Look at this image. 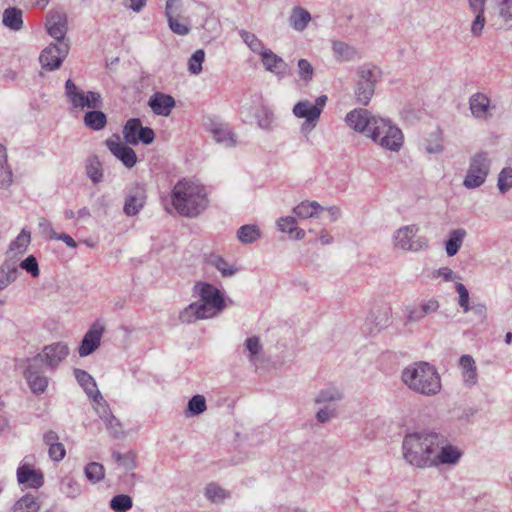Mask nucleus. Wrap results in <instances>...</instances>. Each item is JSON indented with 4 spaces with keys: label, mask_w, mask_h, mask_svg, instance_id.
Here are the masks:
<instances>
[{
    "label": "nucleus",
    "mask_w": 512,
    "mask_h": 512,
    "mask_svg": "<svg viewBox=\"0 0 512 512\" xmlns=\"http://www.w3.org/2000/svg\"><path fill=\"white\" fill-rule=\"evenodd\" d=\"M463 451L449 442L439 432L421 429L408 432L402 441V457L409 465L418 469L455 466Z\"/></svg>",
    "instance_id": "1"
},
{
    "label": "nucleus",
    "mask_w": 512,
    "mask_h": 512,
    "mask_svg": "<svg viewBox=\"0 0 512 512\" xmlns=\"http://www.w3.org/2000/svg\"><path fill=\"white\" fill-rule=\"evenodd\" d=\"M433 277L442 278L446 282L460 280L461 277L449 267H441L433 272Z\"/></svg>",
    "instance_id": "61"
},
{
    "label": "nucleus",
    "mask_w": 512,
    "mask_h": 512,
    "mask_svg": "<svg viewBox=\"0 0 512 512\" xmlns=\"http://www.w3.org/2000/svg\"><path fill=\"white\" fill-rule=\"evenodd\" d=\"M325 207L316 201H302L293 208V213L301 218H319L324 213Z\"/></svg>",
    "instance_id": "28"
},
{
    "label": "nucleus",
    "mask_w": 512,
    "mask_h": 512,
    "mask_svg": "<svg viewBox=\"0 0 512 512\" xmlns=\"http://www.w3.org/2000/svg\"><path fill=\"white\" fill-rule=\"evenodd\" d=\"M204 125L218 144L226 148H232L237 145V136L228 124L213 118H208Z\"/></svg>",
    "instance_id": "14"
},
{
    "label": "nucleus",
    "mask_w": 512,
    "mask_h": 512,
    "mask_svg": "<svg viewBox=\"0 0 512 512\" xmlns=\"http://www.w3.org/2000/svg\"><path fill=\"white\" fill-rule=\"evenodd\" d=\"M31 391L34 394H43L48 387V378L42 373L36 371L32 365H29L24 373Z\"/></svg>",
    "instance_id": "27"
},
{
    "label": "nucleus",
    "mask_w": 512,
    "mask_h": 512,
    "mask_svg": "<svg viewBox=\"0 0 512 512\" xmlns=\"http://www.w3.org/2000/svg\"><path fill=\"white\" fill-rule=\"evenodd\" d=\"M74 376L90 399L94 398L96 394H100L94 378L88 372L76 368L74 369Z\"/></svg>",
    "instance_id": "32"
},
{
    "label": "nucleus",
    "mask_w": 512,
    "mask_h": 512,
    "mask_svg": "<svg viewBox=\"0 0 512 512\" xmlns=\"http://www.w3.org/2000/svg\"><path fill=\"white\" fill-rule=\"evenodd\" d=\"M475 18L471 23L470 32L474 37L481 36L483 29L485 27L486 19L484 13H474Z\"/></svg>",
    "instance_id": "60"
},
{
    "label": "nucleus",
    "mask_w": 512,
    "mask_h": 512,
    "mask_svg": "<svg viewBox=\"0 0 512 512\" xmlns=\"http://www.w3.org/2000/svg\"><path fill=\"white\" fill-rule=\"evenodd\" d=\"M277 227L279 231L293 235L297 227L296 218L292 216L281 217L277 220Z\"/></svg>",
    "instance_id": "58"
},
{
    "label": "nucleus",
    "mask_w": 512,
    "mask_h": 512,
    "mask_svg": "<svg viewBox=\"0 0 512 512\" xmlns=\"http://www.w3.org/2000/svg\"><path fill=\"white\" fill-rule=\"evenodd\" d=\"M343 399V392L335 387L329 386L321 389L315 396L314 402L319 405H333Z\"/></svg>",
    "instance_id": "31"
},
{
    "label": "nucleus",
    "mask_w": 512,
    "mask_h": 512,
    "mask_svg": "<svg viewBox=\"0 0 512 512\" xmlns=\"http://www.w3.org/2000/svg\"><path fill=\"white\" fill-rule=\"evenodd\" d=\"M84 472L86 478L92 483L101 481L105 476L104 466L98 462L89 463L85 467Z\"/></svg>",
    "instance_id": "48"
},
{
    "label": "nucleus",
    "mask_w": 512,
    "mask_h": 512,
    "mask_svg": "<svg viewBox=\"0 0 512 512\" xmlns=\"http://www.w3.org/2000/svg\"><path fill=\"white\" fill-rule=\"evenodd\" d=\"M106 145L110 152L120 160L125 167L132 168L135 166L137 162L135 151L122 143L118 136H115V139H107Z\"/></svg>",
    "instance_id": "17"
},
{
    "label": "nucleus",
    "mask_w": 512,
    "mask_h": 512,
    "mask_svg": "<svg viewBox=\"0 0 512 512\" xmlns=\"http://www.w3.org/2000/svg\"><path fill=\"white\" fill-rule=\"evenodd\" d=\"M205 496L213 503H222L230 494L219 484L211 482L205 487Z\"/></svg>",
    "instance_id": "44"
},
{
    "label": "nucleus",
    "mask_w": 512,
    "mask_h": 512,
    "mask_svg": "<svg viewBox=\"0 0 512 512\" xmlns=\"http://www.w3.org/2000/svg\"><path fill=\"white\" fill-rule=\"evenodd\" d=\"M326 102L327 96L321 95L317 97L315 103L309 100H302L294 105L292 109L293 115L305 120L301 125V131L303 133H309L317 126Z\"/></svg>",
    "instance_id": "7"
},
{
    "label": "nucleus",
    "mask_w": 512,
    "mask_h": 512,
    "mask_svg": "<svg viewBox=\"0 0 512 512\" xmlns=\"http://www.w3.org/2000/svg\"><path fill=\"white\" fill-rule=\"evenodd\" d=\"M40 504L32 494L21 497L13 506L14 512H38Z\"/></svg>",
    "instance_id": "41"
},
{
    "label": "nucleus",
    "mask_w": 512,
    "mask_h": 512,
    "mask_svg": "<svg viewBox=\"0 0 512 512\" xmlns=\"http://www.w3.org/2000/svg\"><path fill=\"white\" fill-rule=\"evenodd\" d=\"M443 133L438 128L423 141V149L426 153L431 155H438L444 151Z\"/></svg>",
    "instance_id": "33"
},
{
    "label": "nucleus",
    "mask_w": 512,
    "mask_h": 512,
    "mask_svg": "<svg viewBox=\"0 0 512 512\" xmlns=\"http://www.w3.org/2000/svg\"><path fill=\"white\" fill-rule=\"evenodd\" d=\"M466 234V230L463 228L452 230L449 233V237L445 246L446 253L449 257H452L458 253Z\"/></svg>",
    "instance_id": "35"
},
{
    "label": "nucleus",
    "mask_w": 512,
    "mask_h": 512,
    "mask_svg": "<svg viewBox=\"0 0 512 512\" xmlns=\"http://www.w3.org/2000/svg\"><path fill=\"white\" fill-rule=\"evenodd\" d=\"M194 291L200 300L189 304L179 313V320L182 323L190 324L214 318L226 308L224 293L214 285L197 282Z\"/></svg>",
    "instance_id": "2"
},
{
    "label": "nucleus",
    "mask_w": 512,
    "mask_h": 512,
    "mask_svg": "<svg viewBox=\"0 0 512 512\" xmlns=\"http://www.w3.org/2000/svg\"><path fill=\"white\" fill-rule=\"evenodd\" d=\"M298 75L306 83L310 82L314 75V68L306 59H300L297 63Z\"/></svg>",
    "instance_id": "55"
},
{
    "label": "nucleus",
    "mask_w": 512,
    "mask_h": 512,
    "mask_svg": "<svg viewBox=\"0 0 512 512\" xmlns=\"http://www.w3.org/2000/svg\"><path fill=\"white\" fill-rule=\"evenodd\" d=\"M86 173L90 180L97 184L103 179L102 164L96 155L90 156L86 161Z\"/></svg>",
    "instance_id": "40"
},
{
    "label": "nucleus",
    "mask_w": 512,
    "mask_h": 512,
    "mask_svg": "<svg viewBox=\"0 0 512 512\" xmlns=\"http://www.w3.org/2000/svg\"><path fill=\"white\" fill-rule=\"evenodd\" d=\"M378 117L379 116L373 115L367 109L356 108L346 114L345 123L349 128L368 137V134H370L374 126L373 123Z\"/></svg>",
    "instance_id": "13"
},
{
    "label": "nucleus",
    "mask_w": 512,
    "mask_h": 512,
    "mask_svg": "<svg viewBox=\"0 0 512 512\" xmlns=\"http://www.w3.org/2000/svg\"><path fill=\"white\" fill-rule=\"evenodd\" d=\"M206 400L202 395H194L187 405L185 415L187 417H193L202 414L206 410Z\"/></svg>",
    "instance_id": "46"
},
{
    "label": "nucleus",
    "mask_w": 512,
    "mask_h": 512,
    "mask_svg": "<svg viewBox=\"0 0 512 512\" xmlns=\"http://www.w3.org/2000/svg\"><path fill=\"white\" fill-rule=\"evenodd\" d=\"M17 480L20 484L29 488H40L43 483V474L39 470H35L28 464H22L17 469Z\"/></svg>",
    "instance_id": "21"
},
{
    "label": "nucleus",
    "mask_w": 512,
    "mask_h": 512,
    "mask_svg": "<svg viewBox=\"0 0 512 512\" xmlns=\"http://www.w3.org/2000/svg\"><path fill=\"white\" fill-rule=\"evenodd\" d=\"M38 228L40 234L50 240H53L54 234H57V232H55L53 229L52 223L44 217H40L38 219Z\"/></svg>",
    "instance_id": "63"
},
{
    "label": "nucleus",
    "mask_w": 512,
    "mask_h": 512,
    "mask_svg": "<svg viewBox=\"0 0 512 512\" xmlns=\"http://www.w3.org/2000/svg\"><path fill=\"white\" fill-rule=\"evenodd\" d=\"M459 367L463 383L467 387L474 386L478 381L476 362L471 355H462L459 359Z\"/></svg>",
    "instance_id": "24"
},
{
    "label": "nucleus",
    "mask_w": 512,
    "mask_h": 512,
    "mask_svg": "<svg viewBox=\"0 0 512 512\" xmlns=\"http://www.w3.org/2000/svg\"><path fill=\"white\" fill-rule=\"evenodd\" d=\"M61 492L69 498L78 497L81 492V485L72 477H64L61 481Z\"/></svg>",
    "instance_id": "47"
},
{
    "label": "nucleus",
    "mask_w": 512,
    "mask_h": 512,
    "mask_svg": "<svg viewBox=\"0 0 512 512\" xmlns=\"http://www.w3.org/2000/svg\"><path fill=\"white\" fill-rule=\"evenodd\" d=\"M112 457L118 466L126 472H131L136 468V454L133 451L126 453L113 452Z\"/></svg>",
    "instance_id": "43"
},
{
    "label": "nucleus",
    "mask_w": 512,
    "mask_h": 512,
    "mask_svg": "<svg viewBox=\"0 0 512 512\" xmlns=\"http://www.w3.org/2000/svg\"><path fill=\"white\" fill-rule=\"evenodd\" d=\"M357 81L371 84L375 87L381 77V71L374 65L364 64L357 68Z\"/></svg>",
    "instance_id": "34"
},
{
    "label": "nucleus",
    "mask_w": 512,
    "mask_h": 512,
    "mask_svg": "<svg viewBox=\"0 0 512 512\" xmlns=\"http://www.w3.org/2000/svg\"><path fill=\"white\" fill-rule=\"evenodd\" d=\"M244 351L246 352V357L248 361L253 365L257 366L262 354H263V345L258 336L248 337L244 344Z\"/></svg>",
    "instance_id": "30"
},
{
    "label": "nucleus",
    "mask_w": 512,
    "mask_h": 512,
    "mask_svg": "<svg viewBox=\"0 0 512 512\" xmlns=\"http://www.w3.org/2000/svg\"><path fill=\"white\" fill-rule=\"evenodd\" d=\"M105 330V325L101 320H96L85 333L78 353L81 357L92 354L101 343V339Z\"/></svg>",
    "instance_id": "15"
},
{
    "label": "nucleus",
    "mask_w": 512,
    "mask_h": 512,
    "mask_svg": "<svg viewBox=\"0 0 512 512\" xmlns=\"http://www.w3.org/2000/svg\"><path fill=\"white\" fill-rule=\"evenodd\" d=\"M373 124L368 138L382 149L398 153L404 145L402 130L388 118L378 117Z\"/></svg>",
    "instance_id": "5"
},
{
    "label": "nucleus",
    "mask_w": 512,
    "mask_h": 512,
    "mask_svg": "<svg viewBox=\"0 0 512 512\" xmlns=\"http://www.w3.org/2000/svg\"><path fill=\"white\" fill-rule=\"evenodd\" d=\"M401 381L412 392L427 397L439 394L442 389L441 377L436 367L425 361L404 367Z\"/></svg>",
    "instance_id": "4"
},
{
    "label": "nucleus",
    "mask_w": 512,
    "mask_h": 512,
    "mask_svg": "<svg viewBox=\"0 0 512 512\" xmlns=\"http://www.w3.org/2000/svg\"><path fill=\"white\" fill-rule=\"evenodd\" d=\"M182 13V1L181 0H166L165 4V16L167 20H171L176 17H180Z\"/></svg>",
    "instance_id": "56"
},
{
    "label": "nucleus",
    "mask_w": 512,
    "mask_h": 512,
    "mask_svg": "<svg viewBox=\"0 0 512 512\" xmlns=\"http://www.w3.org/2000/svg\"><path fill=\"white\" fill-rule=\"evenodd\" d=\"M335 57L340 61H352L357 57V50L344 42L335 41L332 46Z\"/></svg>",
    "instance_id": "39"
},
{
    "label": "nucleus",
    "mask_w": 512,
    "mask_h": 512,
    "mask_svg": "<svg viewBox=\"0 0 512 512\" xmlns=\"http://www.w3.org/2000/svg\"><path fill=\"white\" fill-rule=\"evenodd\" d=\"M132 505V498L126 494L116 495L110 501V507L115 512H127Z\"/></svg>",
    "instance_id": "49"
},
{
    "label": "nucleus",
    "mask_w": 512,
    "mask_h": 512,
    "mask_svg": "<svg viewBox=\"0 0 512 512\" xmlns=\"http://www.w3.org/2000/svg\"><path fill=\"white\" fill-rule=\"evenodd\" d=\"M69 353L70 350L66 343L56 342L46 345L37 354L35 360L41 362L48 370H56L61 362L68 357Z\"/></svg>",
    "instance_id": "10"
},
{
    "label": "nucleus",
    "mask_w": 512,
    "mask_h": 512,
    "mask_svg": "<svg viewBox=\"0 0 512 512\" xmlns=\"http://www.w3.org/2000/svg\"><path fill=\"white\" fill-rule=\"evenodd\" d=\"M13 182V173L10 166H0V189H7Z\"/></svg>",
    "instance_id": "62"
},
{
    "label": "nucleus",
    "mask_w": 512,
    "mask_h": 512,
    "mask_svg": "<svg viewBox=\"0 0 512 512\" xmlns=\"http://www.w3.org/2000/svg\"><path fill=\"white\" fill-rule=\"evenodd\" d=\"M123 136L127 144H150L155 138V133L151 128L143 127L139 119L132 118L124 125Z\"/></svg>",
    "instance_id": "11"
},
{
    "label": "nucleus",
    "mask_w": 512,
    "mask_h": 512,
    "mask_svg": "<svg viewBox=\"0 0 512 512\" xmlns=\"http://www.w3.org/2000/svg\"><path fill=\"white\" fill-rule=\"evenodd\" d=\"M469 109L475 119L487 120L491 115V101L486 94L475 93L469 98Z\"/></svg>",
    "instance_id": "20"
},
{
    "label": "nucleus",
    "mask_w": 512,
    "mask_h": 512,
    "mask_svg": "<svg viewBox=\"0 0 512 512\" xmlns=\"http://www.w3.org/2000/svg\"><path fill=\"white\" fill-rule=\"evenodd\" d=\"M375 92V87L371 84H366L357 81L355 85L354 95L357 103L361 105H368Z\"/></svg>",
    "instance_id": "42"
},
{
    "label": "nucleus",
    "mask_w": 512,
    "mask_h": 512,
    "mask_svg": "<svg viewBox=\"0 0 512 512\" xmlns=\"http://www.w3.org/2000/svg\"><path fill=\"white\" fill-rule=\"evenodd\" d=\"M168 21V26L177 35H187L190 32L189 20L185 17H176Z\"/></svg>",
    "instance_id": "50"
},
{
    "label": "nucleus",
    "mask_w": 512,
    "mask_h": 512,
    "mask_svg": "<svg viewBox=\"0 0 512 512\" xmlns=\"http://www.w3.org/2000/svg\"><path fill=\"white\" fill-rule=\"evenodd\" d=\"M46 28L48 34L56 41L55 43L68 42L65 37L67 33V17L64 12L49 11L46 17Z\"/></svg>",
    "instance_id": "16"
},
{
    "label": "nucleus",
    "mask_w": 512,
    "mask_h": 512,
    "mask_svg": "<svg viewBox=\"0 0 512 512\" xmlns=\"http://www.w3.org/2000/svg\"><path fill=\"white\" fill-rule=\"evenodd\" d=\"M147 195L143 187L137 186L131 189L126 196L123 211L127 216H135L144 207Z\"/></svg>",
    "instance_id": "19"
},
{
    "label": "nucleus",
    "mask_w": 512,
    "mask_h": 512,
    "mask_svg": "<svg viewBox=\"0 0 512 512\" xmlns=\"http://www.w3.org/2000/svg\"><path fill=\"white\" fill-rule=\"evenodd\" d=\"M498 189L505 193L510 188H512V168L511 167H505L501 170V172L498 175V182H497Z\"/></svg>",
    "instance_id": "54"
},
{
    "label": "nucleus",
    "mask_w": 512,
    "mask_h": 512,
    "mask_svg": "<svg viewBox=\"0 0 512 512\" xmlns=\"http://www.w3.org/2000/svg\"><path fill=\"white\" fill-rule=\"evenodd\" d=\"M419 226L416 224L405 225L397 229L393 236V246L396 249L419 252L428 247V241L425 237L417 236Z\"/></svg>",
    "instance_id": "8"
},
{
    "label": "nucleus",
    "mask_w": 512,
    "mask_h": 512,
    "mask_svg": "<svg viewBox=\"0 0 512 512\" xmlns=\"http://www.w3.org/2000/svg\"><path fill=\"white\" fill-rule=\"evenodd\" d=\"M2 24L11 31L23 29V11L15 6L6 8L2 13Z\"/></svg>",
    "instance_id": "26"
},
{
    "label": "nucleus",
    "mask_w": 512,
    "mask_h": 512,
    "mask_svg": "<svg viewBox=\"0 0 512 512\" xmlns=\"http://www.w3.org/2000/svg\"><path fill=\"white\" fill-rule=\"evenodd\" d=\"M491 159L489 154L479 151L469 159V167L463 180V186L467 189H476L482 186L490 172Z\"/></svg>",
    "instance_id": "6"
},
{
    "label": "nucleus",
    "mask_w": 512,
    "mask_h": 512,
    "mask_svg": "<svg viewBox=\"0 0 512 512\" xmlns=\"http://www.w3.org/2000/svg\"><path fill=\"white\" fill-rule=\"evenodd\" d=\"M205 59V52L202 49L196 50L188 60V70L191 74L198 75L202 71V64Z\"/></svg>",
    "instance_id": "52"
},
{
    "label": "nucleus",
    "mask_w": 512,
    "mask_h": 512,
    "mask_svg": "<svg viewBox=\"0 0 512 512\" xmlns=\"http://www.w3.org/2000/svg\"><path fill=\"white\" fill-rule=\"evenodd\" d=\"M149 106L155 114L168 116L175 106V100L170 95L156 92L150 97Z\"/></svg>",
    "instance_id": "23"
},
{
    "label": "nucleus",
    "mask_w": 512,
    "mask_h": 512,
    "mask_svg": "<svg viewBox=\"0 0 512 512\" xmlns=\"http://www.w3.org/2000/svg\"><path fill=\"white\" fill-rule=\"evenodd\" d=\"M338 416L337 408L333 405H326L320 408L315 418L321 424H326Z\"/></svg>",
    "instance_id": "53"
},
{
    "label": "nucleus",
    "mask_w": 512,
    "mask_h": 512,
    "mask_svg": "<svg viewBox=\"0 0 512 512\" xmlns=\"http://www.w3.org/2000/svg\"><path fill=\"white\" fill-rule=\"evenodd\" d=\"M261 230L257 225L246 224L237 230V239L242 244H252L261 238Z\"/></svg>",
    "instance_id": "37"
},
{
    "label": "nucleus",
    "mask_w": 512,
    "mask_h": 512,
    "mask_svg": "<svg viewBox=\"0 0 512 512\" xmlns=\"http://www.w3.org/2000/svg\"><path fill=\"white\" fill-rule=\"evenodd\" d=\"M83 122L87 128L99 131L105 128L107 117L98 109H91L84 115Z\"/></svg>",
    "instance_id": "36"
},
{
    "label": "nucleus",
    "mask_w": 512,
    "mask_h": 512,
    "mask_svg": "<svg viewBox=\"0 0 512 512\" xmlns=\"http://www.w3.org/2000/svg\"><path fill=\"white\" fill-rule=\"evenodd\" d=\"M239 35L252 52L261 55L267 49L255 34L246 30H240Z\"/></svg>",
    "instance_id": "45"
},
{
    "label": "nucleus",
    "mask_w": 512,
    "mask_h": 512,
    "mask_svg": "<svg viewBox=\"0 0 512 512\" xmlns=\"http://www.w3.org/2000/svg\"><path fill=\"white\" fill-rule=\"evenodd\" d=\"M69 43H52L40 54L39 60L42 68L52 71L58 69L69 53Z\"/></svg>",
    "instance_id": "12"
},
{
    "label": "nucleus",
    "mask_w": 512,
    "mask_h": 512,
    "mask_svg": "<svg viewBox=\"0 0 512 512\" xmlns=\"http://www.w3.org/2000/svg\"><path fill=\"white\" fill-rule=\"evenodd\" d=\"M311 21V14L308 10L296 6L292 9L291 14L288 18L289 25L298 32H302L306 29L309 22Z\"/></svg>",
    "instance_id": "29"
},
{
    "label": "nucleus",
    "mask_w": 512,
    "mask_h": 512,
    "mask_svg": "<svg viewBox=\"0 0 512 512\" xmlns=\"http://www.w3.org/2000/svg\"><path fill=\"white\" fill-rule=\"evenodd\" d=\"M19 267L31 274L33 277H38L40 274L38 261L35 256L30 255L19 264Z\"/></svg>",
    "instance_id": "57"
},
{
    "label": "nucleus",
    "mask_w": 512,
    "mask_h": 512,
    "mask_svg": "<svg viewBox=\"0 0 512 512\" xmlns=\"http://www.w3.org/2000/svg\"><path fill=\"white\" fill-rule=\"evenodd\" d=\"M65 95L75 109H100L103 106L100 93L95 91L84 92L71 79H68L65 83Z\"/></svg>",
    "instance_id": "9"
},
{
    "label": "nucleus",
    "mask_w": 512,
    "mask_h": 512,
    "mask_svg": "<svg viewBox=\"0 0 512 512\" xmlns=\"http://www.w3.org/2000/svg\"><path fill=\"white\" fill-rule=\"evenodd\" d=\"M260 56L264 68L277 78L283 79L289 75V65L272 50L267 48Z\"/></svg>",
    "instance_id": "18"
},
{
    "label": "nucleus",
    "mask_w": 512,
    "mask_h": 512,
    "mask_svg": "<svg viewBox=\"0 0 512 512\" xmlns=\"http://www.w3.org/2000/svg\"><path fill=\"white\" fill-rule=\"evenodd\" d=\"M499 15L505 21L512 20V0H502L499 3Z\"/></svg>",
    "instance_id": "64"
},
{
    "label": "nucleus",
    "mask_w": 512,
    "mask_h": 512,
    "mask_svg": "<svg viewBox=\"0 0 512 512\" xmlns=\"http://www.w3.org/2000/svg\"><path fill=\"white\" fill-rule=\"evenodd\" d=\"M456 291L459 294L458 304L466 313L470 310L469 306V292L467 288L460 282H456L455 285Z\"/></svg>",
    "instance_id": "59"
},
{
    "label": "nucleus",
    "mask_w": 512,
    "mask_h": 512,
    "mask_svg": "<svg viewBox=\"0 0 512 512\" xmlns=\"http://www.w3.org/2000/svg\"><path fill=\"white\" fill-rule=\"evenodd\" d=\"M171 204L179 215L195 218L209 206L206 188L198 181L183 178L172 188Z\"/></svg>",
    "instance_id": "3"
},
{
    "label": "nucleus",
    "mask_w": 512,
    "mask_h": 512,
    "mask_svg": "<svg viewBox=\"0 0 512 512\" xmlns=\"http://www.w3.org/2000/svg\"><path fill=\"white\" fill-rule=\"evenodd\" d=\"M255 118L257 125L260 129L265 131H272L275 127L274 113L266 106L260 107L256 113Z\"/></svg>",
    "instance_id": "38"
},
{
    "label": "nucleus",
    "mask_w": 512,
    "mask_h": 512,
    "mask_svg": "<svg viewBox=\"0 0 512 512\" xmlns=\"http://www.w3.org/2000/svg\"><path fill=\"white\" fill-rule=\"evenodd\" d=\"M94 402V408L96 410V413L100 417L102 421L111 419L112 412L110 410V407L106 400L103 398V396L100 394H96L94 398H92Z\"/></svg>",
    "instance_id": "51"
},
{
    "label": "nucleus",
    "mask_w": 512,
    "mask_h": 512,
    "mask_svg": "<svg viewBox=\"0 0 512 512\" xmlns=\"http://www.w3.org/2000/svg\"><path fill=\"white\" fill-rule=\"evenodd\" d=\"M31 243V232L28 228H23L17 237L11 241L6 251V259H16L27 251Z\"/></svg>",
    "instance_id": "22"
},
{
    "label": "nucleus",
    "mask_w": 512,
    "mask_h": 512,
    "mask_svg": "<svg viewBox=\"0 0 512 512\" xmlns=\"http://www.w3.org/2000/svg\"><path fill=\"white\" fill-rule=\"evenodd\" d=\"M19 275L16 259H5L0 265V291L14 283Z\"/></svg>",
    "instance_id": "25"
}]
</instances>
